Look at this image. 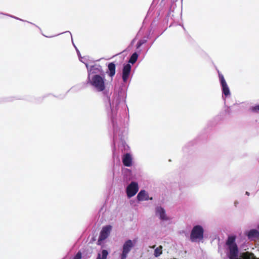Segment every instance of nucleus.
Returning a JSON list of instances; mask_svg holds the SVG:
<instances>
[{"mask_svg":"<svg viewBox=\"0 0 259 259\" xmlns=\"http://www.w3.org/2000/svg\"><path fill=\"white\" fill-rule=\"evenodd\" d=\"M77 53H77V55H79V52L78 51V52H77Z\"/></svg>","mask_w":259,"mask_h":259,"instance_id":"obj_24","label":"nucleus"},{"mask_svg":"<svg viewBox=\"0 0 259 259\" xmlns=\"http://www.w3.org/2000/svg\"><path fill=\"white\" fill-rule=\"evenodd\" d=\"M242 259H259V258H256L252 253L245 252L242 254Z\"/></svg>","mask_w":259,"mask_h":259,"instance_id":"obj_14","label":"nucleus"},{"mask_svg":"<svg viewBox=\"0 0 259 259\" xmlns=\"http://www.w3.org/2000/svg\"><path fill=\"white\" fill-rule=\"evenodd\" d=\"M156 213L158 214L161 220H168V218L166 217V215L165 214V211L164 209L161 207H158L156 208Z\"/></svg>","mask_w":259,"mask_h":259,"instance_id":"obj_11","label":"nucleus"},{"mask_svg":"<svg viewBox=\"0 0 259 259\" xmlns=\"http://www.w3.org/2000/svg\"><path fill=\"white\" fill-rule=\"evenodd\" d=\"M258 228L259 229V226H258Z\"/></svg>","mask_w":259,"mask_h":259,"instance_id":"obj_25","label":"nucleus"},{"mask_svg":"<svg viewBox=\"0 0 259 259\" xmlns=\"http://www.w3.org/2000/svg\"><path fill=\"white\" fill-rule=\"evenodd\" d=\"M10 16L11 17V16ZM12 17H13V18H15V19H18V20H20L22 21V20H21V19H19V18H17V17H14V16H12Z\"/></svg>","mask_w":259,"mask_h":259,"instance_id":"obj_21","label":"nucleus"},{"mask_svg":"<svg viewBox=\"0 0 259 259\" xmlns=\"http://www.w3.org/2000/svg\"><path fill=\"white\" fill-rule=\"evenodd\" d=\"M131 71V66L130 64L124 65L122 69V78L124 82H126L129 78Z\"/></svg>","mask_w":259,"mask_h":259,"instance_id":"obj_8","label":"nucleus"},{"mask_svg":"<svg viewBox=\"0 0 259 259\" xmlns=\"http://www.w3.org/2000/svg\"><path fill=\"white\" fill-rule=\"evenodd\" d=\"M247 236L248 239L253 240L259 237V232L257 230L252 229L248 232Z\"/></svg>","mask_w":259,"mask_h":259,"instance_id":"obj_10","label":"nucleus"},{"mask_svg":"<svg viewBox=\"0 0 259 259\" xmlns=\"http://www.w3.org/2000/svg\"><path fill=\"white\" fill-rule=\"evenodd\" d=\"M108 69L109 70V75L111 77L113 76L115 74V65L113 62L110 63L108 64Z\"/></svg>","mask_w":259,"mask_h":259,"instance_id":"obj_13","label":"nucleus"},{"mask_svg":"<svg viewBox=\"0 0 259 259\" xmlns=\"http://www.w3.org/2000/svg\"><path fill=\"white\" fill-rule=\"evenodd\" d=\"M251 109L252 111L255 112H259V105L254 107H252Z\"/></svg>","mask_w":259,"mask_h":259,"instance_id":"obj_20","label":"nucleus"},{"mask_svg":"<svg viewBox=\"0 0 259 259\" xmlns=\"http://www.w3.org/2000/svg\"><path fill=\"white\" fill-rule=\"evenodd\" d=\"M146 39H141L139 40L136 45L137 49H139L140 47H142V45L146 42Z\"/></svg>","mask_w":259,"mask_h":259,"instance_id":"obj_18","label":"nucleus"},{"mask_svg":"<svg viewBox=\"0 0 259 259\" xmlns=\"http://www.w3.org/2000/svg\"><path fill=\"white\" fill-rule=\"evenodd\" d=\"M162 253V246L160 245L154 250V255L155 257L160 256Z\"/></svg>","mask_w":259,"mask_h":259,"instance_id":"obj_16","label":"nucleus"},{"mask_svg":"<svg viewBox=\"0 0 259 259\" xmlns=\"http://www.w3.org/2000/svg\"><path fill=\"white\" fill-rule=\"evenodd\" d=\"M111 229L112 227L110 225H107L103 227L97 242L98 245H100L101 242L105 240L109 236Z\"/></svg>","mask_w":259,"mask_h":259,"instance_id":"obj_4","label":"nucleus"},{"mask_svg":"<svg viewBox=\"0 0 259 259\" xmlns=\"http://www.w3.org/2000/svg\"><path fill=\"white\" fill-rule=\"evenodd\" d=\"M81 253L79 251L78 252L73 259H81Z\"/></svg>","mask_w":259,"mask_h":259,"instance_id":"obj_19","label":"nucleus"},{"mask_svg":"<svg viewBox=\"0 0 259 259\" xmlns=\"http://www.w3.org/2000/svg\"><path fill=\"white\" fill-rule=\"evenodd\" d=\"M90 82L98 92L103 91L105 89V79L100 75H94Z\"/></svg>","mask_w":259,"mask_h":259,"instance_id":"obj_3","label":"nucleus"},{"mask_svg":"<svg viewBox=\"0 0 259 259\" xmlns=\"http://www.w3.org/2000/svg\"><path fill=\"white\" fill-rule=\"evenodd\" d=\"M139 187L137 182H132L127 187L126 192L128 198H131L135 196L138 192Z\"/></svg>","mask_w":259,"mask_h":259,"instance_id":"obj_5","label":"nucleus"},{"mask_svg":"<svg viewBox=\"0 0 259 259\" xmlns=\"http://www.w3.org/2000/svg\"><path fill=\"white\" fill-rule=\"evenodd\" d=\"M204 230L202 226L196 225L194 226L191 232L190 239L192 242H197L203 240Z\"/></svg>","mask_w":259,"mask_h":259,"instance_id":"obj_2","label":"nucleus"},{"mask_svg":"<svg viewBox=\"0 0 259 259\" xmlns=\"http://www.w3.org/2000/svg\"><path fill=\"white\" fill-rule=\"evenodd\" d=\"M135 39H134V40H133V41L132 42V44H133L134 43H135Z\"/></svg>","mask_w":259,"mask_h":259,"instance_id":"obj_22","label":"nucleus"},{"mask_svg":"<svg viewBox=\"0 0 259 259\" xmlns=\"http://www.w3.org/2000/svg\"><path fill=\"white\" fill-rule=\"evenodd\" d=\"M219 77L220 80L221 84L222 87L223 93L225 95V96H227L230 95V90L227 82L225 79V78L223 75L219 72Z\"/></svg>","mask_w":259,"mask_h":259,"instance_id":"obj_7","label":"nucleus"},{"mask_svg":"<svg viewBox=\"0 0 259 259\" xmlns=\"http://www.w3.org/2000/svg\"><path fill=\"white\" fill-rule=\"evenodd\" d=\"M134 244L131 240H128L125 242L123 245L122 252L121 255V259H126L127 254L131 251Z\"/></svg>","mask_w":259,"mask_h":259,"instance_id":"obj_6","label":"nucleus"},{"mask_svg":"<svg viewBox=\"0 0 259 259\" xmlns=\"http://www.w3.org/2000/svg\"><path fill=\"white\" fill-rule=\"evenodd\" d=\"M109 253L107 250L103 249L100 253H98L96 259H107Z\"/></svg>","mask_w":259,"mask_h":259,"instance_id":"obj_15","label":"nucleus"},{"mask_svg":"<svg viewBox=\"0 0 259 259\" xmlns=\"http://www.w3.org/2000/svg\"><path fill=\"white\" fill-rule=\"evenodd\" d=\"M246 194L247 195H249V192H246Z\"/></svg>","mask_w":259,"mask_h":259,"instance_id":"obj_23","label":"nucleus"},{"mask_svg":"<svg viewBox=\"0 0 259 259\" xmlns=\"http://www.w3.org/2000/svg\"><path fill=\"white\" fill-rule=\"evenodd\" d=\"M137 199L139 201L148 200V195L145 190H141L137 195Z\"/></svg>","mask_w":259,"mask_h":259,"instance_id":"obj_12","label":"nucleus"},{"mask_svg":"<svg viewBox=\"0 0 259 259\" xmlns=\"http://www.w3.org/2000/svg\"><path fill=\"white\" fill-rule=\"evenodd\" d=\"M235 239V236H229L226 243L229 250L227 255L229 259H241L239 258V250Z\"/></svg>","mask_w":259,"mask_h":259,"instance_id":"obj_1","label":"nucleus"},{"mask_svg":"<svg viewBox=\"0 0 259 259\" xmlns=\"http://www.w3.org/2000/svg\"><path fill=\"white\" fill-rule=\"evenodd\" d=\"M138 55L137 53H134L130 58L128 62L132 64H134L137 60Z\"/></svg>","mask_w":259,"mask_h":259,"instance_id":"obj_17","label":"nucleus"},{"mask_svg":"<svg viewBox=\"0 0 259 259\" xmlns=\"http://www.w3.org/2000/svg\"><path fill=\"white\" fill-rule=\"evenodd\" d=\"M123 165L127 167H130L132 165V157L130 153L124 154L122 158Z\"/></svg>","mask_w":259,"mask_h":259,"instance_id":"obj_9","label":"nucleus"}]
</instances>
